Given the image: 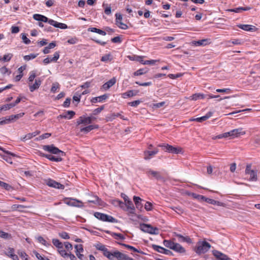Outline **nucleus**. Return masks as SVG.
I'll use <instances>...</instances> for the list:
<instances>
[{
    "instance_id": "obj_40",
    "label": "nucleus",
    "mask_w": 260,
    "mask_h": 260,
    "mask_svg": "<svg viewBox=\"0 0 260 260\" xmlns=\"http://www.w3.org/2000/svg\"><path fill=\"white\" fill-rule=\"evenodd\" d=\"M52 243L55 246L58 248V249L63 248V244L60 242L59 240L53 239L52 240Z\"/></svg>"
},
{
    "instance_id": "obj_27",
    "label": "nucleus",
    "mask_w": 260,
    "mask_h": 260,
    "mask_svg": "<svg viewBox=\"0 0 260 260\" xmlns=\"http://www.w3.org/2000/svg\"><path fill=\"white\" fill-rule=\"evenodd\" d=\"M108 97V96L107 94H103V95H101V96H98V97L93 98L91 99V102L92 103H97L98 102H101L102 101L105 100L106 99H107Z\"/></svg>"
},
{
    "instance_id": "obj_33",
    "label": "nucleus",
    "mask_w": 260,
    "mask_h": 260,
    "mask_svg": "<svg viewBox=\"0 0 260 260\" xmlns=\"http://www.w3.org/2000/svg\"><path fill=\"white\" fill-rule=\"evenodd\" d=\"M88 202L92 203L95 204L101 205V200L96 196H94L92 198L88 200Z\"/></svg>"
},
{
    "instance_id": "obj_44",
    "label": "nucleus",
    "mask_w": 260,
    "mask_h": 260,
    "mask_svg": "<svg viewBox=\"0 0 260 260\" xmlns=\"http://www.w3.org/2000/svg\"><path fill=\"white\" fill-rule=\"evenodd\" d=\"M174 243H175L174 242H173L171 241H170V240H165L164 241V245L166 247L169 248L170 249H172V248L174 246Z\"/></svg>"
},
{
    "instance_id": "obj_3",
    "label": "nucleus",
    "mask_w": 260,
    "mask_h": 260,
    "mask_svg": "<svg viewBox=\"0 0 260 260\" xmlns=\"http://www.w3.org/2000/svg\"><path fill=\"white\" fill-rule=\"evenodd\" d=\"M94 216L103 221H107L112 223H115L117 222V220L111 216L100 213L95 212L94 214Z\"/></svg>"
},
{
    "instance_id": "obj_37",
    "label": "nucleus",
    "mask_w": 260,
    "mask_h": 260,
    "mask_svg": "<svg viewBox=\"0 0 260 260\" xmlns=\"http://www.w3.org/2000/svg\"><path fill=\"white\" fill-rule=\"evenodd\" d=\"M88 31H90L91 32H96L99 34H100L103 36H105L106 35V31L101 30L100 29H98L95 27H90L88 28Z\"/></svg>"
},
{
    "instance_id": "obj_53",
    "label": "nucleus",
    "mask_w": 260,
    "mask_h": 260,
    "mask_svg": "<svg viewBox=\"0 0 260 260\" xmlns=\"http://www.w3.org/2000/svg\"><path fill=\"white\" fill-rule=\"evenodd\" d=\"M13 57V54L12 53H8L7 54H5L3 57V61H9Z\"/></svg>"
},
{
    "instance_id": "obj_16",
    "label": "nucleus",
    "mask_w": 260,
    "mask_h": 260,
    "mask_svg": "<svg viewBox=\"0 0 260 260\" xmlns=\"http://www.w3.org/2000/svg\"><path fill=\"white\" fill-rule=\"evenodd\" d=\"M231 131L232 134V138L238 137L240 135H244L245 134V132L244 131L242 128L234 129Z\"/></svg>"
},
{
    "instance_id": "obj_7",
    "label": "nucleus",
    "mask_w": 260,
    "mask_h": 260,
    "mask_svg": "<svg viewBox=\"0 0 260 260\" xmlns=\"http://www.w3.org/2000/svg\"><path fill=\"white\" fill-rule=\"evenodd\" d=\"M64 203L69 206L77 207H83V205L81 201L77 199L72 198H66L64 200Z\"/></svg>"
},
{
    "instance_id": "obj_46",
    "label": "nucleus",
    "mask_w": 260,
    "mask_h": 260,
    "mask_svg": "<svg viewBox=\"0 0 260 260\" xmlns=\"http://www.w3.org/2000/svg\"><path fill=\"white\" fill-rule=\"evenodd\" d=\"M38 54L32 53V54H30L29 55H25L23 57V58L26 61H29L31 59L35 58L38 56Z\"/></svg>"
},
{
    "instance_id": "obj_54",
    "label": "nucleus",
    "mask_w": 260,
    "mask_h": 260,
    "mask_svg": "<svg viewBox=\"0 0 260 260\" xmlns=\"http://www.w3.org/2000/svg\"><path fill=\"white\" fill-rule=\"evenodd\" d=\"M51 134L50 133H45V134H44L40 136L36 139L37 140H43L44 139L48 138L49 137L51 136Z\"/></svg>"
},
{
    "instance_id": "obj_36",
    "label": "nucleus",
    "mask_w": 260,
    "mask_h": 260,
    "mask_svg": "<svg viewBox=\"0 0 260 260\" xmlns=\"http://www.w3.org/2000/svg\"><path fill=\"white\" fill-rule=\"evenodd\" d=\"M119 245H122L124 247H125V248L128 249H130V250H133V251L134 252H138V253H143V252H142L141 251L137 249V248H136L135 247L132 246H131V245H127V244H124V243H118Z\"/></svg>"
},
{
    "instance_id": "obj_35",
    "label": "nucleus",
    "mask_w": 260,
    "mask_h": 260,
    "mask_svg": "<svg viewBox=\"0 0 260 260\" xmlns=\"http://www.w3.org/2000/svg\"><path fill=\"white\" fill-rule=\"evenodd\" d=\"M137 92H134L133 90H130L127 91V92H125L124 93H123L122 94V97L124 99H126L129 97H132L133 96H135L137 95Z\"/></svg>"
},
{
    "instance_id": "obj_2",
    "label": "nucleus",
    "mask_w": 260,
    "mask_h": 260,
    "mask_svg": "<svg viewBox=\"0 0 260 260\" xmlns=\"http://www.w3.org/2000/svg\"><path fill=\"white\" fill-rule=\"evenodd\" d=\"M158 147H162V149L169 153L179 154L182 153V149L180 147H175L169 144H159Z\"/></svg>"
},
{
    "instance_id": "obj_12",
    "label": "nucleus",
    "mask_w": 260,
    "mask_h": 260,
    "mask_svg": "<svg viewBox=\"0 0 260 260\" xmlns=\"http://www.w3.org/2000/svg\"><path fill=\"white\" fill-rule=\"evenodd\" d=\"M122 209L128 211L132 214H134L135 210L133 203L131 200H127V202L124 203V209Z\"/></svg>"
},
{
    "instance_id": "obj_51",
    "label": "nucleus",
    "mask_w": 260,
    "mask_h": 260,
    "mask_svg": "<svg viewBox=\"0 0 260 260\" xmlns=\"http://www.w3.org/2000/svg\"><path fill=\"white\" fill-rule=\"evenodd\" d=\"M59 84L57 82H55L52 84V87L51 88V91L53 93H55L56 90L59 88Z\"/></svg>"
},
{
    "instance_id": "obj_1",
    "label": "nucleus",
    "mask_w": 260,
    "mask_h": 260,
    "mask_svg": "<svg viewBox=\"0 0 260 260\" xmlns=\"http://www.w3.org/2000/svg\"><path fill=\"white\" fill-rule=\"evenodd\" d=\"M211 244L205 239L200 240L196 244V253L199 255L207 252L211 248Z\"/></svg>"
},
{
    "instance_id": "obj_63",
    "label": "nucleus",
    "mask_w": 260,
    "mask_h": 260,
    "mask_svg": "<svg viewBox=\"0 0 260 260\" xmlns=\"http://www.w3.org/2000/svg\"><path fill=\"white\" fill-rule=\"evenodd\" d=\"M111 41L114 43H120L121 42V40L119 36H117L112 38Z\"/></svg>"
},
{
    "instance_id": "obj_32",
    "label": "nucleus",
    "mask_w": 260,
    "mask_h": 260,
    "mask_svg": "<svg viewBox=\"0 0 260 260\" xmlns=\"http://www.w3.org/2000/svg\"><path fill=\"white\" fill-rule=\"evenodd\" d=\"M206 202H207L209 204H212V205H216L219 206H224V203L219 202V201H215V200L211 199H209V198L206 199Z\"/></svg>"
},
{
    "instance_id": "obj_64",
    "label": "nucleus",
    "mask_w": 260,
    "mask_h": 260,
    "mask_svg": "<svg viewBox=\"0 0 260 260\" xmlns=\"http://www.w3.org/2000/svg\"><path fill=\"white\" fill-rule=\"evenodd\" d=\"M30 74L29 77L28 78V81H29V82H32L33 80H34V79L35 78L36 76V74H35V73L34 71L31 72Z\"/></svg>"
},
{
    "instance_id": "obj_43",
    "label": "nucleus",
    "mask_w": 260,
    "mask_h": 260,
    "mask_svg": "<svg viewBox=\"0 0 260 260\" xmlns=\"http://www.w3.org/2000/svg\"><path fill=\"white\" fill-rule=\"evenodd\" d=\"M0 237L4 239H9L11 238V236L9 233L0 230Z\"/></svg>"
},
{
    "instance_id": "obj_15",
    "label": "nucleus",
    "mask_w": 260,
    "mask_h": 260,
    "mask_svg": "<svg viewBox=\"0 0 260 260\" xmlns=\"http://www.w3.org/2000/svg\"><path fill=\"white\" fill-rule=\"evenodd\" d=\"M158 152V149L157 148H155L153 151H145L144 152V158L145 159H150L153 156L156 154Z\"/></svg>"
},
{
    "instance_id": "obj_18",
    "label": "nucleus",
    "mask_w": 260,
    "mask_h": 260,
    "mask_svg": "<svg viewBox=\"0 0 260 260\" xmlns=\"http://www.w3.org/2000/svg\"><path fill=\"white\" fill-rule=\"evenodd\" d=\"M116 81V80L115 78L113 77L108 82L104 83L102 86V88L106 90H108L115 84Z\"/></svg>"
},
{
    "instance_id": "obj_31",
    "label": "nucleus",
    "mask_w": 260,
    "mask_h": 260,
    "mask_svg": "<svg viewBox=\"0 0 260 260\" xmlns=\"http://www.w3.org/2000/svg\"><path fill=\"white\" fill-rule=\"evenodd\" d=\"M24 115V113H20L16 114V115H12L10 116L8 118H7L8 123L10 121H11L14 119H18L23 117Z\"/></svg>"
},
{
    "instance_id": "obj_30",
    "label": "nucleus",
    "mask_w": 260,
    "mask_h": 260,
    "mask_svg": "<svg viewBox=\"0 0 260 260\" xmlns=\"http://www.w3.org/2000/svg\"><path fill=\"white\" fill-rule=\"evenodd\" d=\"M212 115V112H209L207 113L206 115L201 117H198L196 118V121L199 122H202L204 121H205L207 120L209 118H210Z\"/></svg>"
},
{
    "instance_id": "obj_19",
    "label": "nucleus",
    "mask_w": 260,
    "mask_h": 260,
    "mask_svg": "<svg viewBox=\"0 0 260 260\" xmlns=\"http://www.w3.org/2000/svg\"><path fill=\"white\" fill-rule=\"evenodd\" d=\"M49 24L56 28H59L60 29H66L68 28V26L66 24L59 23L55 20L50 21Z\"/></svg>"
},
{
    "instance_id": "obj_52",
    "label": "nucleus",
    "mask_w": 260,
    "mask_h": 260,
    "mask_svg": "<svg viewBox=\"0 0 260 260\" xmlns=\"http://www.w3.org/2000/svg\"><path fill=\"white\" fill-rule=\"evenodd\" d=\"M112 59L111 56L110 54H106L102 57L101 61L104 62H107L108 61H110Z\"/></svg>"
},
{
    "instance_id": "obj_62",
    "label": "nucleus",
    "mask_w": 260,
    "mask_h": 260,
    "mask_svg": "<svg viewBox=\"0 0 260 260\" xmlns=\"http://www.w3.org/2000/svg\"><path fill=\"white\" fill-rule=\"evenodd\" d=\"M19 255L23 260H27L28 255L23 251L18 252Z\"/></svg>"
},
{
    "instance_id": "obj_60",
    "label": "nucleus",
    "mask_w": 260,
    "mask_h": 260,
    "mask_svg": "<svg viewBox=\"0 0 260 260\" xmlns=\"http://www.w3.org/2000/svg\"><path fill=\"white\" fill-rule=\"evenodd\" d=\"M58 252L59 254L63 257H68L69 253H68L66 250L62 249H58Z\"/></svg>"
},
{
    "instance_id": "obj_41",
    "label": "nucleus",
    "mask_w": 260,
    "mask_h": 260,
    "mask_svg": "<svg viewBox=\"0 0 260 260\" xmlns=\"http://www.w3.org/2000/svg\"><path fill=\"white\" fill-rule=\"evenodd\" d=\"M227 137H231L232 138L231 131L216 136L215 138H213V139H216V138L221 139L223 138H227Z\"/></svg>"
},
{
    "instance_id": "obj_38",
    "label": "nucleus",
    "mask_w": 260,
    "mask_h": 260,
    "mask_svg": "<svg viewBox=\"0 0 260 260\" xmlns=\"http://www.w3.org/2000/svg\"><path fill=\"white\" fill-rule=\"evenodd\" d=\"M98 249L102 251L103 254L105 256H109V250L104 245H101L99 247H97Z\"/></svg>"
},
{
    "instance_id": "obj_61",
    "label": "nucleus",
    "mask_w": 260,
    "mask_h": 260,
    "mask_svg": "<svg viewBox=\"0 0 260 260\" xmlns=\"http://www.w3.org/2000/svg\"><path fill=\"white\" fill-rule=\"evenodd\" d=\"M104 108V106H101L100 108H98L94 109L93 111V114L96 115L100 113Z\"/></svg>"
},
{
    "instance_id": "obj_6",
    "label": "nucleus",
    "mask_w": 260,
    "mask_h": 260,
    "mask_svg": "<svg viewBox=\"0 0 260 260\" xmlns=\"http://www.w3.org/2000/svg\"><path fill=\"white\" fill-rule=\"evenodd\" d=\"M43 149L46 151L49 152L52 154H57L60 156H64V152L60 150L58 148L55 147L53 145H44Z\"/></svg>"
},
{
    "instance_id": "obj_23",
    "label": "nucleus",
    "mask_w": 260,
    "mask_h": 260,
    "mask_svg": "<svg viewBox=\"0 0 260 260\" xmlns=\"http://www.w3.org/2000/svg\"><path fill=\"white\" fill-rule=\"evenodd\" d=\"M43 156H45L48 159H49L51 161H53L59 162V161H61L62 160V158H61L62 156H60V155H58L57 156H55L51 154H44Z\"/></svg>"
},
{
    "instance_id": "obj_5",
    "label": "nucleus",
    "mask_w": 260,
    "mask_h": 260,
    "mask_svg": "<svg viewBox=\"0 0 260 260\" xmlns=\"http://www.w3.org/2000/svg\"><path fill=\"white\" fill-rule=\"evenodd\" d=\"M251 165L248 164L246 166L245 174L250 175L249 180L250 181H256L257 180V171L251 169Z\"/></svg>"
},
{
    "instance_id": "obj_22",
    "label": "nucleus",
    "mask_w": 260,
    "mask_h": 260,
    "mask_svg": "<svg viewBox=\"0 0 260 260\" xmlns=\"http://www.w3.org/2000/svg\"><path fill=\"white\" fill-rule=\"evenodd\" d=\"M41 84V81L40 79H36L35 83L32 85H29V90L31 92H33L34 90L39 88Z\"/></svg>"
},
{
    "instance_id": "obj_25",
    "label": "nucleus",
    "mask_w": 260,
    "mask_h": 260,
    "mask_svg": "<svg viewBox=\"0 0 260 260\" xmlns=\"http://www.w3.org/2000/svg\"><path fill=\"white\" fill-rule=\"evenodd\" d=\"M109 256H106V257L110 260H113L114 257L119 258L121 252L118 251H115L113 252H110L109 251Z\"/></svg>"
},
{
    "instance_id": "obj_50",
    "label": "nucleus",
    "mask_w": 260,
    "mask_h": 260,
    "mask_svg": "<svg viewBox=\"0 0 260 260\" xmlns=\"http://www.w3.org/2000/svg\"><path fill=\"white\" fill-rule=\"evenodd\" d=\"M111 235L117 240H118V239L124 240L125 239V237L121 234L116 233H112Z\"/></svg>"
},
{
    "instance_id": "obj_29",
    "label": "nucleus",
    "mask_w": 260,
    "mask_h": 260,
    "mask_svg": "<svg viewBox=\"0 0 260 260\" xmlns=\"http://www.w3.org/2000/svg\"><path fill=\"white\" fill-rule=\"evenodd\" d=\"M176 236L178 237V240L180 242H185L187 243H190L192 242L191 239L187 236L184 237L180 234H177Z\"/></svg>"
},
{
    "instance_id": "obj_47",
    "label": "nucleus",
    "mask_w": 260,
    "mask_h": 260,
    "mask_svg": "<svg viewBox=\"0 0 260 260\" xmlns=\"http://www.w3.org/2000/svg\"><path fill=\"white\" fill-rule=\"evenodd\" d=\"M152 247L154 250L161 253H162L164 250H165V248L164 247L154 244L152 245Z\"/></svg>"
},
{
    "instance_id": "obj_39",
    "label": "nucleus",
    "mask_w": 260,
    "mask_h": 260,
    "mask_svg": "<svg viewBox=\"0 0 260 260\" xmlns=\"http://www.w3.org/2000/svg\"><path fill=\"white\" fill-rule=\"evenodd\" d=\"M33 137H35L34 135H33V134L32 133H28V134L25 135V136H24L23 137H21L20 138V139L21 141L25 142L27 140H29L32 139Z\"/></svg>"
},
{
    "instance_id": "obj_42",
    "label": "nucleus",
    "mask_w": 260,
    "mask_h": 260,
    "mask_svg": "<svg viewBox=\"0 0 260 260\" xmlns=\"http://www.w3.org/2000/svg\"><path fill=\"white\" fill-rule=\"evenodd\" d=\"M67 113L68 115H69V117H68L67 115H60L59 117L61 118H68L69 119H70L75 114V113L73 111H68Z\"/></svg>"
},
{
    "instance_id": "obj_34",
    "label": "nucleus",
    "mask_w": 260,
    "mask_h": 260,
    "mask_svg": "<svg viewBox=\"0 0 260 260\" xmlns=\"http://www.w3.org/2000/svg\"><path fill=\"white\" fill-rule=\"evenodd\" d=\"M111 203L115 206H119L121 209H124V203L117 199L113 200Z\"/></svg>"
},
{
    "instance_id": "obj_26",
    "label": "nucleus",
    "mask_w": 260,
    "mask_h": 260,
    "mask_svg": "<svg viewBox=\"0 0 260 260\" xmlns=\"http://www.w3.org/2000/svg\"><path fill=\"white\" fill-rule=\"evenodd\" d=\"M98 127L99 126L97 125H90L86 127L81 128L80 129V132L87 133L91 131V130L95 128H98Z\"/></svg>"
},
{
    "instance_id": "obj_11",
    "label": "nucleus",
    "mask_w": 260,
    "mask_h": 260,
    "mask_svg": "<svg viewBox=\"0 0 260 260\" xmlns=\"http://www.w3.org/2000/svg\"><path fill=\"white\" fill-rule=\"evenodd\" d=\"M115 16H116V23L117 24V25L122 28V29H125L127 28V26L124 24L122 22V15L120 14H118V13H116L115 14Z\"/></svg>"
},
{
    "instance_id": "obj_45",
    "label": "nucleus",
    "mask_w": 260,
    "mask_h": 260,
    "mask_svg": "<svg viewBox=\"0 0 260 260\" xmlns=\"http://www.w3.org/2000/svg\"><path fill=\"white\" fill-rule=\"evenodd\" d=\"M38 241L46 246H49L50 244L48 243L42 237L39 236L37 238Z\"/></svg>"
},
{
    "instance_id": "obj_8",
    "label": "nucleus",
    "mask_w": 260,
    "mask_h": 260,
    "mask_svg": "<svg viewBox=\"0 0 260 260\" xmlns=\"http://www.w3.org/2000/svg\"><path fill=\"white\" fill-rule=\"evenodd\" d=\"M92 123V117L90 116L85 117L84 116H80L77 120V125L83 124L86 125Z\"/></svg>"
},
{
    "instance_id": "obj_49",
    "label": "nucleus",
    "mask_w": 260,
    "mask_h": 260,
    "mask_svg": "<svg viewBox=\"0 0 260 260\" xmlns=\"http://www.w3.org/2000/svg\"><path fill=\"white\" fill-rule=\"evenodd\" d=\"M0 186L2 187L5 188V189L7 190H10L12 188V186L10 185L9 184L4 182L0 180Z\"/></svg>"
},
{
    "instance_id": "obj_55",
    "label": "nucleus",
    "mask_w": 260,
    "mask_h": 260,
    "mask_svg": "<svg viewBox=\"0 0 260 260\" xmlns=\"http://www.w3.org/2000/svg\"><path fill=\"white\" fill-rule=\"evenodd\" d=\"M75 248L76 250V253H81L83 251V246L81 244L76 245Z\"/></svg>"
},
{
    "instance_id": "obj_9",
    "label": "nucleus",
    "mask_w": 260,
    "mask_h": 260,
    "mask_svg": "<svg viewBox=\"0 0 260 260\" xmlns=\"http://www.w3.org/2000/svg\"><path fill=\"white\" fill-rule=\"evenodd\" d=\"M46 184L50 187H54L57 189H63L64 188V186L63 185L51 179H49L47 180Z\"/></svg>"
},
{
    "instance_id": "obj_24",
    "label": "nucleus",
    "mask_w": 260,
    "mask_h": 260,
    "mask_svg": "<svg viewBox=\"0 0 260 260\" xmlns=\"http://www.w3.org/2000/svg\"><path fill=\"white\" fill-rule=\"evenodd\" d=\"M119 117L121 119L127 120L128 119L126 118H124L123 116L121 115L120 113H112L109 115V116L107 117L108 121H112L115 119L116 117Z\"/></svg>"
},
{
    "instance_id": "obj_13",
    "label": "nucleus",
    "mask_w": 260,
    "mask_h": 260,
    "mask_svg": "<svg viewBox=\"0 0 260 260\" xmlns=\"http://www.w3.org/2000/svg\"><path fill=\"white\" fill-rule=\"evenodd\" d=\"M213 254L216 258L219 260H232L226 255L217 250H213Z\"/></svg>"
},
{
    "instance_id": "obj_10",
    "label": "nucleus",
    "mask_w": 260,
    "mask_h": 260,
    "mask_svg": "<svg viewBox=\"0 0 260 260\" xmlns=\"http://www.w3.org/2000/svg\"><path fill=\"white\" fill-rule=\"evenodd\" d=\"M147 174L149 176L151 175L157 180L161 181L163 182L166 181L165 179L161 176L160 173L159 172L150 170L147 172Z\"/></svg>"
},
{
    "instance_id": "obj_57",
    "label": "nucleus",
    "mask_w": 260,
    "mask_h": 260,
    "mask_svg": "<svg viewBox=\"0 0 260 260\" xmlns=\"http://www.w3.org/2000/svg\"><path fill=\"white\" fill-rule=\"evenodd\" d=\"M21 38L23 40V42L25 44H28L30 43V41L29 39H28L26 36L25 35V34H21Z\"/></svg>"
},
{
    "instance_id": "obj_48",
    "label": "nucleus",
    "mask_w": 260,
    "mask_h": 260,
    "mask_svg": "<svg viewBox=\"0 0 260 260\" xmlns=\"http://www.w3.org/2000/svg\"><path fill=\"white\" fill-rule=\"evenodd\" d=\"M148 72V70L145 69H140L135 72H134V75L135 76H140Z\"/></svg>"
},
{
    "instance_id": "obj_56",
    "label": "nucleus",
    "mask_w": 260,
    "mask_h": 260,
    "mask_svg": "<svg viewBox=\"0 0 260 260\" xmlns=\"http://www.w3.org/2000/svg\"><path fill=\"white\" fill-rule=\"evenodd\" d=\"M59 236L63 239H70V236L69 234L65 232H62L61 233H59Z\"/></svg>"
},
{
    "instance_id": "obj_21",
    "label": "nucleus",
    "mask_w": 260,
    "mask_h": 260,
    "mask_svg": "<svg viewBox=\"0 0 260 260\" xmlns=\"http://www.w3.org/2000/svg\"><path fill=\"white\" fill-rule=\"evenodd\" d=\"M211 43L210 39H204L196 41V46H205Z\"/></svg>"
},
{
    "instance_id": "obj_14",
    "label": "nucleus",
    "mask_w": 260,
    "mask_h": 260,
    "mask_svg": "<svg viewBox=\"0 0 260 260\" xmlns=\"http://www.w3.org/2000/svg\"><path fill=\"white\" fill-rule=\"evenodd\" d=\"M15 250L13 248L9 247L7 252H5V254L10 257L13 260H19L18 257L15 253Z\"/></svg>"
},
{
    "instance_id": "obj_28",
    "label": "nucleus",
    "mask_w": 260,
    "mask_h": 260,
    "mask_svg": "<svg viewBox=\"0 0 260 260\" xmlns=\"http://www.w3.org/2000/svg\"><path fill=\"white\" fill-rule=\"evenodd\" d=\"M172 250L179 253H183L185 252L184 248L179 244L176 243H174Z\"/></svg>"
},
{
    "instance_id": "obj_20",
    "label": "nucleus",
    "mask_w": 260,
    "mask_h": 260,
    "mask_svg": "<svg viewBox=\"0 0 260 260\" xmlns=\"http://www.w3.org/2000/svg\"><path fill=\"white\" fill-rule=\"evenodd\" d=\"M238 27L246 31H253L256 29L254 26L248 24H240Z\"/></svg>"
},
{
    "instance_id": "obj_17",
    "label": "nucleus",
    "mask_w": 260,
    "mask_h": 260,
    "mask_svg": "<svg viewBox=\"0 0 260 260\" xmlns=\"http://www.w3.org/2000/svg\"><path fill=\"white\" fill-rule=\"evenodd\" d=\"M59 57V52H55L53 55V57L52 58L50 59L49 57H47L43 60V62L45 64H48L52 61L56 62L58 60Z\"/></svg>"
},
{
    "instance_id": "obj_4",
    "label": "nucleus",
    "mask_w": 260,
    "mask_h": 260,
    "mask_svg": "<svg viewBox=\"0 0 260 260\" xmlns=\"http://www.w3.org/2000/svg\"><path fill=\"white\" fill-rule=\"evenodd\" d=\"M140 228L143 232L150 234L158 235L159 234V229L152 226L150 224L143 223L140 225Z\"/></svg>"
},
{
    "instance_id": "obj_59",
    "label": "nucleus",
    "mask_w": 260,
    "mask_h": 260,
    "mask_svg": "<svg viewBox=\"0 0 260 260\" xmlns=\"http://www.w3.org/2000/svg\"><path fill=\"white\" fill-rule=\"evenodd\" d=\"M145 209L147 211H151L152 209V204L150 202H147L145 205Z\"/></svg>"
},
{
    "instance_id": "obj_58",
    "label": "nucleus",
    "mask_w": 260,
    "mask_h": 260,
    "mask_svg": "<svg viewBox=\"0 0 260 260\" xmlns=\"http://www.w3.org/2000/svg\"><path fill=\"white\" fill-rule=\"evenodd\" d=\"M4 110L6 111L10 109L11 108L15 107V104H13L12 103H10L9 104L4 105L3 106Z\"/></svg>"
}]
</instances>
